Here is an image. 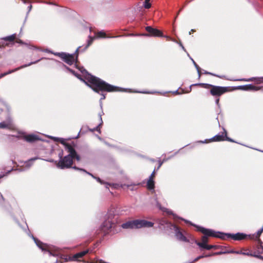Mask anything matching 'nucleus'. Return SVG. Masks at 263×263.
I'll return each instance as SVG.
<instances>
[{"label": "nucleus", "mask_w": 263, "mask_h": 263, "mask_svg": "<svg viewBox=\"0 0 263 263\" xmlns=\"http://www.w3.org/2000/svg\"><path fill=\"white\" fill-rule=\"evenodd\" d=\"M4 102L2 99L0 98V104H3Z\"/></svg>", "instance_id": "46"}, {"label": "nucleus", "mask_w": 263, "mask_h": 263, "mask_svg": "<svg viewBox=\"0 0 263 263\" xmlns=\"http://www.w3.org/2000/svg\"><path fill=\"white\" fill-rule=\"evenodd\" d=\"M146 30L149 33V34H143L141 35L146 36H163L162 32L158 30L157 29L153 28L151 26H147L145 28Z\"/></svg>", "instance_id": "10"}, {"label": "nucleus", "mask_w": 263, "mask_h": 263, "mask_svg": "<svg viewBox=\"0 0 263 263\" xmlns=\"http://www.w3.org/2000/svg\"><path fill=\"white\" fill-rule=\"evenodd\" d=\"M89 39L87 41V44L85 46V48L83 50V51H85L92 43L93 40H94L95 37H91L90 36H89Z\"/></svg>", "instance_id": "27"}, {"label": "nucleus", "mask_w": 263, "mask_h": 263, "mask_svg": "<svg viewBox=\"0 0 263 263\" xmlns=\"http://www.w3.org/2000/svg\"><path fill=\"white\" fill-rule=\"evenodd\" d=\"M172 93L175 95H180V94H182V93H184V92L182 91V92H180L178 91V90H177L176 91H172Z\"/></svg>", "instance_id": "35"}, {"label": "nucleus", "mask_w": 263, "mask_h": 263, "mask_svg": "<svg viewBox=\"0 0 263 263\" xmlns=\"http://www.w3.org/2000/svg\"><path fill=\"white\" fill-rule=\"evenodd\" d=\"M67 68L76 77L83 81L87 85L90 87L95 91L98 93L99 92V91H106L108 92L123 91L121 88L109 84L100 79L90 74L83 67H81L79 70L85 75V78L87 80L88 82L90 83L91 85H90L79 74L76 73L74 71L70 68Z\"/></svg>", "instance_id": "1"}, {"label": "nucleus", "mask_w": 263, "mask_h": 263, "mask_svg": "<svg viewBox=\"0 0 263 263\" xmlns=\"http://www.w3.org/2000/svg\"><path fill=\"white\" fill-rule=\"evenodd\" d=\"M206 141H207V140H206L205 141H200V142H201V143H206Z\"/></svg>", "instance_id": "48"}, {"label": "nucleus", "mask_w": 263, "mask_h": 263, "mask_svg": "<svg viewBox=\"0 0 263 263\" xmlns=\"http://www.w3.org/2000/svg\"><path fill=\"white\" fill-rule=\"evenodd\" d=\"M99 116L100 117V121H101V122L98 125V126H97L95 128V130H97V131H100V126H101V125L103 124V121H102V114H99Z\"/></svg>", "instance_id": "28"}, {"label": "nucleus", "mask_w": 263, "mask_h": 263, "mask_svg": "<svg viewBox=\"0 0 263 263\" xmlns=\"http://www.w3.org/2000/svg\"><path fill=\"white\" fill-rule=\"evenodd\" d=\"M31 237L34 241L36 246L42 251H46L48 252L50 256L57 257L60 255V253L59 249L56 247L43 243L35 238L33 235H31Z\"/></svg>", "instance_id": "6"}, {"label": "nucleus", "mask_w": 263, "mask_h": 263, "mask_svg": "<svg viewBox=\"0 0 263 263\" xmlns=\"http://www.w3.org/2000/svg\"><path fill=\"white\" fill-rule=\"evenodd\" d=\"M16 42L17 43H20V44H23V42H22V40H16Z\"/></svg>", "instance_id": "43"}, {"label": "nucleus", "mask_w": 263, "mask_h": 263, "mask_svg": "<svg viewBox=\"0 0 263 263\" xmlns=\"http://www.w3.org/2000/svg\"><path fill=\"white\" fill-rule=\"evenodd\" d=\"M204 74H210V75H212V76H216V77H219V78H221V77H220L219 76H217V75H216V74H214L211 72H208V71H205L204 72Z\"/></svg>", "instance_id": "34"}, {"label": "nucleus", "mask_w": 263, "mask_h": 263, "mask_svg": "<svg viewBox=\"0 0 263 263\" xmlns=\"http://www.w3.org/2000/svg\"><path fill=\"white\" fill-rule=\"evenodd\" d=\"M72 168H73L74 170H80L81 171H83L84 172H85L87 174L90 175L93 178H95L97 180V181H98L100 183H101V184L103 183V181L100 179V178L95 177L92 174H91V173H90L89 172H87L86 170H85L84 169L80 168H79V167H78L77 166H73V167H72Z\"/></svg>", "instance_id": "22"}, {"label": "nucleus", "mask_w": 263, "mask_h": 263, "mask_svg": "<svg viewBox=\"0 0 263 263\" xmlns=\"http://www.w3.org/2000/svg\"><path fill=\"white\" fill-rule=\"evenodd\" d=\"M179 45L180 46V47H181V48H182L184 50H185L184 47H183V46L182 45V44L181 43H179Z\"/></svg>", "instance_id": "44"}, {"label": "nucleus", "mask_w": 263, "mask_h": 263, "mask_svg": "<svg viewBox=\"0 0 263 263\" xmlns=\"http://www.w3.org/2000/svg\"><path fill=\"white\" fill-rule=\"evenodd\" d=\"M39 159V157H34V158L29 159L27 162H26V166L28 167V168L30 167V166L32 165V162L34 161H35L37 159Z\"/></svg>", "instance_id": "25"}, {"label": "nucleus", "mask_w": 263, "mask_h": 263, "mask_svg": "<svg viewBox=\"0 0 263 263\" xmlns=\"http://www.w3.org/2000/svg\"><path fill=\"white\" fill-rule=\"evenodd\" d=\"M237 88L239 89H241L243 90H254L257 91L260 89V87H256L252 84H248L245 85L239 86L237 87Z\"/></svg>", "instance_id": "16"}, {"label": "nucleus", "mask_w": 263, "mask_h": 263, "mask_svg": "<svg viewBox=\"0 0 263 263\" xmlns=\"http://www.w3.org/2000/svg\"><path fill=\"white\" fill-rule=\"evenodd\" d=\"M193 86H202L205 88H209L210 87L211 88L210 90L211 94L213 96L219 97L222 95V94L226 92L228 89L226 87L222 86H215L212 84H205V83H197L194 84L190 86V90L187 92H189L191 91V87Z\"/></svg>", "instance_id": "5"}, {"label": "nucleus", "mask_w": 263, "mask_h": 263, "mask_svg": "<svg viewBox=\"0 0 263 263\" xmlns=\"http://www.w3.org/2000/svg\"><path fill=\"white\" fill-rule=\"evenodd\" d=\"M262 241L260 239H258L257 241H256V244L255 247V252L254 253H252V254H254L255 253L258 255H260L262 257V258H260V259H263V246H262Z\"/></svg>", "instance_id": "13"}, {"label": "nucleus", "mask_w": 263, "mask_h": 263, "mask_svg": "<svg viewBox=\"0 0 263 263\" xmlns=\"http://www.w3.org/2000/svg\"><path fill=\"white\" fill-rule=\"evenodd\" d=\"M114 217V211H110L106 216V220L102 224V229L104 231L108 230L112 227L114 222L112 219Z\"/></svg>", "instance_id": "9"}, {"label": "nucleus", "mask_w": 263, "mask_h": 263, "mask_svg": "<svg viewBox=\"0 0 263 263\" xmlns=\"http://www.w3.org/2000/svg\"><path fill=\"white\" fill-rule=\"evenodd\" d=\"M90 250L89 249H87L86 250L82 251L81 252H79L78 253H76L74 254L72 257H69L68 259L66 258L65 260L66 261L70 260V261H73V260H78V259L79 258H82L84 255H85L86 254H87L88 252H89Z\"/></svg>", "instance_id": "15"}, {"label": "nucleus", "mask_w": 263, "mask_h": 263, "mask_svg": "<svg viewBox=\"0 0 263 263\" xmlns=\"http://www.w3.org/2000/svg\"><path fill=\"white\" fill-rule=\"evenodd\" d=\"M222 238H224L225 236H227L228 238H231L235 240H240L245 239L248 236L243 233H237L236 234H224L222 235Z\"/></svg>", "instance_id": "12"}, {"label": "nucleus", "mask_w": 263, "mask_h": 263, "mask_svg": "<svg viewBox=\"0 0 263 263\" xmlns=\"http://www.w3.org/2000/svg\"><path fill=\"white\" fill-rule=\"evenodd\" d=\"M2 78L1 77H0V79Z\"/></svg>", "instance_id": "53"}, {"label": "nucleus", "mask_w": 263, "mask_h": 263, "mask_svg": "<svg viewBox=\"0 0 263 263\" xmlns=\"http://www.w3.org/2000/svg\"><path fill=\"white\" fill-rule=\"evenodd\" d=\"M11 125V120L8 119L6 121L0 123L1 128H9Z\"/></svg>", "instance_id": "21"}, {"label": "nucleus", "mask_w": 263, "mask_h": 263, "mask_svg": "<svg viewBox=\"0 0 263 263\" xmlns=\"http://www.w3.org/2000/svg\"><path fill=\"white\" fill-rule=\"evenodd\" d=\"M219 99L217 98L215 100V103L217 105H219Z\"/></svg>", "instance_id": "40"}, {"label": "nucleus", "mask_w": 263, "mask_h": 263, "mask_svg": "<svg viewBox=\"0 0 263 263\" xmlns=\"http://www.w3.org/2000/svg\"><path fill=\"white\" fill-rule=\"evenodd\" d=\"M172 229L174 230L176 238L181 241L190 242V239L192 240L193 237L185 232H182L179 227L175 224H172Z\"/></svg>", "instance_id": "7"}, {"label": "nucleus", "mask_w": 263, "mask_h": 263, "mask_svg": "<svg viewBox=\"0 0 263 263\" xmlns=\"http://www.w3.org/2000/svg\"><path fill=\"white\" fill-rule=\"evenodd\" d=\"M45 161L50 162H53L54 160L53 159H43Z\"/></svg>", "instance_id": "39"}, {"label": "nucleus", "mask_w": 263, "mask_h": 263, "mask_svg": "<svg viewBox=\"0 0 263 263\" xmlns=\"http://www.w3.org/2000/svg\"><path fill=\"white\" fill-rule=\"evenodd\" d=\"M165 37H166L167 39V40H170V41H172L173 42H175V40L173 39L172 38H171V37L170 36H164Z\"/></svg>", "instance_id": "36"}, {"label": "nucleus", "mask_w": 263, "mask_h": 263, "mask_svg": "<svg viewBox=\"0 0 263 263\" xmlns=\"http://www.w3.org/2000/svg\"><path fill=\"white\" fill-rule=\"evenodd\" d=\"M97 37H107L106 34L103 31H99L97 35Z\"/></svg>", "instance_id": "29"}, {"label": "nucleus", "mask_w": 263, "mask_h": 263, "mask_svg": "<svg viewBox=\"0 0 263 263\" xmlns=\"http://www.w3.org/2000/svg\"><path fill=\"white\" fill-rule=\"evenodd\" d=\"M24 3H26L27 1L26 0H22Z\"/></svg>", "instance_id": "49"}, {"label": "nucleus", "mask_w": 263, "mask_h": 263, "mask_svg": "<svg viewBox=\"0 0 263 263\" xmlns=\"http://www.w3.org/2000/svg\"><path fill=\"white\" fill-rule=\"evenodd\" d=\"M179 45L180 46V47H181V48H182L184 50H185L184 47H183V46L182 45V44L181 43H179Z\"/></svg>", "instance_id": "45"}, {"label": "nucleus", "mask_w": 263, "mask_h": 263, "mask_svg": "<svg viewBox=\"0 0 263 263\" xmlns=\"http://www.w3.org/2000/svg\"><path fill=\"white\" fill-rule=\"evenodd\" d=\"M16 38V34H13L11 35H9V36H6L5 37H3L2 39L5 40V41H9V42H12Z\"/></svg>", "instance_id": "24"}, {"label": "nucleus", "mask_w": 263, "mask_h": 263, "mask_svg": "<svg viewBox=\"0 0 263 263\" xmlns=\"http://www.w3.org/2000/svg\"><path fill=\"white\" fill-rule=\"evenodd\" d=\"M209 256H210V255H206V256H203V255L199 256L197 257V258H196L194 260H193V261H192L191 262H190V263H193V262H195V261H198V260L199 259H200V258H203V257H204Z\"/></svg>", "instance_id": "32"}, {"label": "nucleus", "mask_w": 263, "mask_h": 263, "mask_svg": "<svg viewBox=\"0 0 263 263\" xmlns=\"http://www.w3.org/2000/svg\"><path fill=\"white\" fill-rule=\"evenodd\" d=\"M48 4L53 5L52 3H47Z\"/></svg>", "instance_id": "50"}, {"label": "nucleus", "mask_w": 263, "mask_h": 263, "mask_svg": "<svg viewBox=\"0 0 263 263\" xmlns=\"http://www.w3.org/2000/svg\"><path fill=\"white\" fill-rule=\"evenodd\" d=\"M224 132L220 135L218 134L209 140L210 141H221L224 140Z\"/></svg>", "instance_id": "19"}, {"label": "nucleus", "mask_w": 263, "mask_h": 263, "mask_svg": "<svg viewBox=\"0 0 263 263\" xmlns=\"http://www.w3.org/2000/svg\"><path fill=\"white\" fill-rule=\"evenodd\" d=\"M154 223L145 220L136 219L129 221L122 224L123 229H140L141 228H151L153 227Z\"/></svg>", "instance_id": "4"}, {"label": "nucleus", "mask_w": 263, "mask_h": 263, "mask_svg": "<svg viewBox=\"0 0 263 263\" xmlns=\"http://www.w3.org/2000/svg\"><path fill=\"white\" fill-rule=\"evenodd\" d=\"M254 79H255L254 78H250V79H238V80H234V81H253Z\"/></svg>", "instance_id": "33"}, {"label": "nucleus", "mask_w": 263, "mask_h": 263, "mask_svg": "<svg viewBox=\"0 0 263 263\" xmlns=\"http://www.w3.org/2000/svg\"><path fill=\"white\" fill-rule=\"evenodd\" d=\"M261 79H263V78H262Z\"/></svg>", "instance_id": "52"}, {"label": "nucleus", "mask_w": 263, "mask_h": 263, "mask_svg": "<svg viewBox=\"0 0 263 263\" xmlns=\"http://www.w3.org/2000/svg\"><path fill=\"white\" fill-rule=\"evenodd\" d=\"M41 60V59H39L35 62H31L28 64H25V65H24L20 67H18L17 68H15L14 69H13V70H9V71L8 72H4V73H2L1 74H0V77L1 78H3L6 76H7V74H10L14 71H16V70H18V69H20L21 68H25V67H26L27 66H30L32 64H36L39 61H40Z\"/></svg>", "instance_id": "14"}, {"label": "nucleus", "mask_w": 263, "mask_h": 263, "mask_svg": "<svg viewBox=\"0 0 263 263\" xmlns=\"http://www.w3.org/2000/svg\"><path fill=\"white\" fill-rule=\"evenodd\" d=\"M144 7L146 9H149L151 7V4L148 2V1L145 0L144 3Z\"/></svg>", "instance_id": "31"}, {"label": "nucleus", "mask_w": 263, "mask_h": 263, "mask_svg": "<svg viewBox=\"0 0 263 263\" xmlns=\"http://www.w3.org/2000/svg\"><path fill=\"white\" fill-rule=\"evenodd\" d=\"M32 9V5L31 4H30L28 7V12L27 13H28Z\"/></svg>", "instance_id": "37"}, {"label": "nucleus", "mask_w": 263, "mask_h": 263, "mask_svg": "<svg viewBox=\"0 0 263 263\" xmlns=\"http://www.w3.org/2000/svg\"><path fill=\"white\" fill-rule=\"evenodd\" d=\"M223 129L224 131V136H225L224 140L229 141H231V142H234V140H233L232 139H231L227 136V132H226V129L224 128H223Z\"/></svg>", "instance_id": "30"}, {"label": "nucleus", "mask_w": 263, "mask_h": 263, "mask_svg": "<svg viewBox=\"0 0 263 263\" xmlns=\"http://www.w3.org/2000/svg\"><path fill=\"white\" fill-rule=\"evenodd\" d=\"M55 141L60 142L65 146V150L68 153V154L62 158V153L59 154L60 157L59 162L57 163V166L61 169L70 168L73 163V159H76L77 161L80 160V157L77 154L75 149L68 143L65 142V140L63 138L51 137Z\"/></svg>", "instance_id": "2"}, {"label": "nucleus", "mask_w": 263, "mask_h": 263, "mask_svg": "<svg viewBox=\"0 0 263 263\" xmlns=\"http://www.w3.org/2000/svg\"><path fill=\"white\" fill-rule=\"evenodd\" d=\"M24 138L26 141L29 142H32L34 141H35L36 140H40L41 139L39 138V137L37 135H34V134H31L28 135L27 136H25L24 137Z\"/></svg>", "instance_id": "18"}, {"label": "nucleus", "mask_w": 263, "mask_h": 263, "mask_svg": "<svg viewBox=\"0 0 263 263\" xmlns=\"http://www.w3.org/2000/svg\"><path fill=\"white\" fill-rule=\"evenodd\" d=\"M136 92H140V93H152L153 92H148V91H143V92H141V91H135Z\"/></svg>", "instance_id": "38"}, {"label": "nucleus", "mask_w": 263, "mask_h": 263, "mask_svg": "<svg viewBox=\"0 0 263 263\" xmlns=\"http://www.w3.org/2000/svg\"><path fill=\"white\" fill-rule=\"evenodd\" d=\"M194 29H192L190 32H189V34H191V33H192V32H194Z\"/></svg>", "instance_id": "47"}, {"label": "nucleus", "mask_w": 263, "mask_h": 263, "mask_svg": "<svg viewBox=\"0 0 263 263\" xmlns=\"http://www.w3.org/2000/svg\"><path fill=\"white\" fill-rule=\"evenodd\" d=\"M105 95H103V94H102V97H101V99H100V101H101L102 100L105 99Z\"/></svg>", "instance_id": "41"}, {"label": "nucleus", "mask_w": 263, "mask_h": 263, "mask_svg": "<svg viewBox=\"0 0 263 263\" xmlns=\"http://www.w3.org/2000/svg\"><path fill=\"white\" fill-rule=\"evenodd\" d=\"M80 48H81V47H79L76 51V53L77 54L76 59L74 58V54H67L64 52L58 53L55 54L60 57L67 64L71 65L76 62L78 57V52Z\"/></svg>", "instance_id": "8"}, {"label": "nucleus", "mask_w": 263, "mask_h": 263, "mask_svg": "<svg viewBox=\"0 0 263 263\" xmlns=\"http://www.w3.org/2000/svg\"><path fill=\"white\" fill-rule=\"evenodd\" d=\"M192 60V61L193 62L196 69H197V71L198 72V77L199 78L201 76V72H200V68L199 67V66L196 64V63L194 61V60L192 59V58H190Z\"/></svg>", "instance_id": "26"}, {"label": "nucleus", "mask_w": 263, "mask_h": 263, "mask_svg": "<svg viewBox=\"0 0 263 263\" xmlns=\"http://www.w3.org/2000/svg\"><path fill=\"white\" fill-rule=\"evenodd\" d=\"M155 170L152 173L147 182V186L149 190H153L155 187L154 178L155 177Z\"/></svg>", "instance_id": "17"}, {"label": "nucleus", "mask_w": 263, "mask_h": 263, "mask_svg": "<svg viewBox=\"0 0 263 263\" xmlns=\"http://www.w3.org/2000/svg\"><path fill=\"white\" fill-rule=\"evenodd\" d=\"M120 36H112L111 37H120Z\"/></svg>", "instance_id": "51"}, {"label": "nucleus", "mask_w": 263, "mask_h": 263, "mask_svg": "<svg viewBox=\"0 0 263 263\" xmlns=\"http://www.w3.org/2000/svg\"><path fill=\"white\" fill-rule=\"evenodd\" d=\"M185 222L186 223H190L191 225L194 226L198 228V230L202 232L203 234H204V236L202 237V242H198L196 240H195L193 237L192 239V240L194 241L197 245H198L200 247V245L199 244H204L205 245L207 242H208V236H213L215 237H219V238H223V236L222 235H223V233L219 232H215L211 229H205L202 227H198L196 226L195 224H192L191 222L187 220H184Z\"/></svg>", "instance_id": "3"}, {"label": "nucleus", "mask_w": 263, "mask_h": 263, "mask_svg": "<svg viewBox=\"0 0 263 263\" xmlns=\"http://www.w3.org/2000/svg\"><path fill=\"white\" fill-rule=\"evenodd\" d=\"M263 232V228L262 227L260 229L258 230L256 234L253 235H249L248 237L251 239H256L257 241L258 239H259V237L260 236L261 234Z\"/></svg>", "instance_id": "20"}, {"label": "nucleus", "mask_w": 263, "mask_h": 263, "mask_svg": "<svg viewBox=\"0 0 263 263\" xmlns=\"http://www.w3.org/2000/svg\"><path fill=\"white\" fill-rule=\"evenodd\" d=\"M225 253H235V254H242V255H247V256H254V257H255L257 258H262V256H261L260 255H258L256 254L255 253L254 254H252V253H250L249 252L246 253V252H243L242 251H233V250H231V251H228V252H216V253H215L214 254L220 255V254H225Z\"/></svg>", "instance_id": "11"}, {"label": "nucleus", "mask_w": 263, "mask_h": 263, "mask_svg": "<svg viewBox=\"0 0 263 263\" xmlns=\"http://www.w3.org/2000/svg\"><path fill=\"white\" fill-rule=\"evenodd\" d=\"M162 163H163V162H159V166H158L157 170H158L161 167V166L162 165Z\"/></svg>", "instance_id": "42"}, {"label": "nucleus", "mask_w": 263, "mask_h": 263, "mask_svg": "<svg viewBox=\"0 0 263 263\" xmlns=\"http://www.w3.org/2000/svg\"><path fill=\"white\" fill-rule=\"evenodd\" d=\"M200 245V248H202V249H206V250H210L213 248H216V246H214V245H208L207 244H206L205 245H204V244H199Z\"/></svg>", "instance_id": "23"}]
</instances>
